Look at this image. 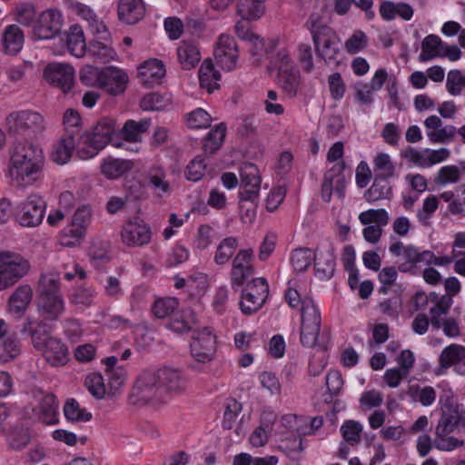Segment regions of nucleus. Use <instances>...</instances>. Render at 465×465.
I'll return each mask as SVG.
<instances>
[{
  "label": "nucleus",
  "mask_w": 465,
  "mask_h": 465,
  "mask_svg": "<svg viewBox=\"0 0 465 465\" xmlns=\"http://www.w3.org/2000/svg\"><path fill=\"white\" fill-rule=\"evenodd\" d=\"M392 194V188L389 181L383 176H377L372 185L365 192L364 198L369 203L377 202L382 199H390Z\"/></svg>",
  "instance_id": "72a5a7b5"
},
{
  "label": "nucleus",
  "mask_w": 465,
  "mask_h": 465,
  "mask_svg": "<svg viewBox=\"0 0 465 465\" xmlns=\"http://www.w3.org/2000/svg\"><path fill=\"white\" fill-rule=\"evenodd\" d=\"M58 401L54 394L45 395L36 409L37 417L43 423L50 425L58 422Z\"/></svg>",
  "instance_id": "c756f323"
},
{
  "label": "nucleus",
  "mask_w": 465,
  "mask_h": 465,
  "mask_svg": "<svg viewBox=\"0 0 465 465\" xmlns=\"http://www.w3.org/2000/svg\"><path fill=\"white\" fill-rule=\"evenodd\" d=\"M138 70L141 83L147 87L158 84L166 72L163 64L158 59L145 61Z\"/></svg>",
  "instance_id": "b1692460"
},
{
  "label": "nucleus",
  "mask_w": 465,
  "mask_h": 465,
  "mask_svg": "<svg viewBox=\"0 0 465 465\" xmlns=\"http://www.w3.org/2000/svg\"><path fill=\"white\" fill-rule=\"evenodd\" d=\"M315 270L322 278H331L335 271V257L331 251L322 252L314 262Z\"/></svg>",
  "instance_id": "8fccbe9b"
},
{
  "label": "nucleus",
  "mask_w": 465,
  "mask_h": 465,
  "mask_svg": "<svg viewBox=\"0 0 465 465\" xmlns=\"http://www.w3.org/2000/svg\"><path fill=\"white\" fill-rule=\"evenodd\" d=\"M45 157L34 139H15L9 147L8 175L19 187H27L43 178Z\"/></svg>",
  "instance_id": "f257e3e1"
},
{
  "label": "nucleus",
  "mask_w": 465,
  "mask_h": 465,
  "mask_svg": "<svg viewBox=\"0 0 465 465\" xmlns=\"http://www.w3.org/2000/svg\"><path fill=\"white\" fill-rule=\"evenodd\" d=\"M264 0H238L236 7L237 14L243 20H256L264 12Z\"/></svg>",
  "instance_id": "ea45409f"
},
{
  "label": "nucleus",
  "mask_w": 465,
  "mask_h": 465,
  "mask_svg": "<svg viewBox=\"0 0 465 465\" xmlns=\"http://www.w3.org/2000/svg\"><path fill=\"white\" fill-rule=\"evenodd\" d=\"M269 294V286L264 278H255L247 283L242 291L240 308L245 315L257 312L265 302Z\"/></svg>",
  "instance_id": "423d86ee"
},
{
  "label": "nucleus",
  "mask_w": 465,
  "mask_h": 465,
  "mask_svg": "<svg viewBox=\"0 0 465 465\" xmlns=\"http://www.w3.org/2000/svg\"><path fill=\"white\" fill-rule=\"evenodd\" d=\"M178 307V300L176 298H162L154 302L153 312L155 317L163 319L174 313Z\"/></svg>",
  "instance_id": "4d7b16f0"
},
{
  "label": "nucleus",
  "mask_w": 465,
  "mask_h": 465,
  "mask_svg": "<svg viewBox=\"0 0 465 465\" xmlns=\"http://www.w3.org/2000/svg\"><path fill=\"white\" fill-rule=\"evenodd\" d=\"M84 384L89 392L96 399H104L108 396V387L104 384V380L100 373H91L85 378Z\"/></svg>",
  "instance_id": "864d4df0"
},
{
  "label": "nucleus",
  "mask_w": 465,
  "mask_h": 465,
  "mask_svg": "<svg viewBox=\"0 0 465 465\" xmlns=\"http://www.w3.org/2000/svg\"><path fill=\"white\" fill-rule=\"evenodd\" d=\"M45 207L41 196L31 194L19 204L16 220L24 227L38 226L44 219Z\"/></svg>",
  "instance_id": "0eeeda50"
},
{
  "label": "nucleus",
  "mask_w": 465,
  "mask_h": 465,
  "mask_svg": "<svg viewBox=\"0 0 465 465\" xmlns=\"http://www.w3.org/2000/svg\"><path fill=\"white\" fill-rule=\"evenodd\" d=\"M24 40V32L18 25H8L2 34L3 52L8 55L18 54L23 48Z\"/></svg>",
  "instance_id": "bb28decb"
},
{
  "label": "nucleus",
  "mask_w": 465,
  "mask_h": 465,
  "mask_svg": "<svg viewBox=\"0 0 465 465\" xmlns=\"http://www.w3.org/2000/svg\"><path fill=\"white\" fill-rule=\"evenodd\" d=\"M21 353V342L16 332H12L5 337L0 343V361H10Z\"/></svg>",
  "instance_id": "79ce46f5"
},
{
  "label": "nucleus",
  "mask_w": 465,
  "mask_h": 465,
  "mask_svg": "<svg viewBox=\"0 0 465 465\" xmlns=\"http://www.w3.org/2000/svg\"><path fill=\"white\" fill-rule=\"evenodd\" d=\"M48 321H36L27 317L20 330L23 335H28L31 338L32 345L35 350L41 349L45 341L52 338V327L47 323Z\"/></svg>",
  "instance_id": "412c9836"
},
{
  "label": "nucleus",
  "mask_w": 465,
  "mask_h": 465,
  "mask_svg": "<svg viewBox=\"0 0 465 465\" xmlns=\"http://www.w3.org/2000/svg\"><path fill=\"white\" fill-rule=\"evenodd\" d=\"M65 5L67 10L72 14L86 21L93 30V33L97 35L99 39L104 41L109 40L110 33L90 5L74 0H66Z\"/></svg>",
  "instance_id": "ddd939ff"
},
{
  "label": "nucleus",
  "mask_w": 465,
  "mask_h": 465,
  "mask_svg": "<svg viewBox=\"0 0 465 465\" xmlns=\"http://www.w3.org/2000/svg\"><path fill=\"white\" fill-rule=\"evenodd\" d=\"M460 170L455 165H446L441 167L434 178V183L438 185H445L449 183H457L460 180Z\"/></svg>",
  "instance_id": "e2e57ef3"
},
{
  "label": "nucleus",
  "mask_w": 465,
  "mask_h": 465,
  "mask_svg": "<svg viewBox=\"0 0 465 465\" xmlns=\"http://www.w3.org/2000/svg\"><path fill=\"white\" fill-rule=\"evenodd\" d=\"M86 52L94 62L102 64L109 63L116 56L115 51L107 43L99 40L91 41Z\"/></svg>",
  "instance_id": "58836bf2"
},
{
  "label": "nucleus",
  "mask_w": 465,
  "mask_h": 465,
  "mask_svg": "<svg viewBox=\"0 0 465 465\" xmlns=\"http://www.w3.org/2000/svg\"><path fill=\"white\" fill-rule=\"evenodd\" d=\"M129 78L122 69L108 66L102 69V79L100 88L111 95L122 94L127 86Z\"/></svg>",
  "instance_id": "aec40b11"
},
{
  "label": "nucleus",
  "mask_w": 465,
  "mask_h": 465,
  "mask_svg": "<svg viewBox=\"0 0 465 465\" xmlns=\"http://www.w3.org/2000/svg\"><path fill=\"white\" fill-rule=\"evenodd\" d=\"M214 57L217 64L224 70L231 71L236 65L238 51L233 37L222 35L216 44Z\"/></svg>",
  "instance_id": "6ab92c4d"
},
{
  "label": "nucleus",
  "mask_w": 465,
  "mask_h": 465,
  "mask_svg": "<svg viewBox=\"0 0 465 465\" xmlns=\"http://www.w3.org/2000/svg\"><path fill=\"white\" fill-rule=\"evenodd\" d=\"M212 118L203 109L198 108L187 115V126L191 129L207 128L211 125Z\"/></svg>",
  "instance_id": "13d9d810"
},
{
  "label": "nucleus",
  "mask_w": 465,
  "mask_h": 465,
  "mask_svg": "<svg viewBox=\"0 0 465 465\" xmlns=\"http://www.w3.org/2000/svg\"><path fill=\"white\" fill-rule=\"evenodd\" d=\"M197 323L196 315L193 309L186 308L174 312L170 319L168 326L175 332L189 331Z\"/></svg>",
  "instance_id": "473e14b6"
},
{
  "label": "nucleus",
  "mask_w": 465,
  "mask_h": 465,
  "mask_svg": "<svg viewBox=\"0 0 465 465\" xmlns=\"http://www.w3.org/2000/svg\"><path fill=\"white\" fill-rule=\"evenodd\" d=\"M36 309L43 320L54 322L64 314L65 303L63 296L37 298Z\"/></svg>",
  "instance_id": "4be33fe9"
},
{
  "label": "nucleus",
  "mask_w": 465,
  "mask_h": 465,
  "mask_svg": "<svg viewBox=\"0 0 465 465\" xmlns=\"http://www.w3.org/2000/svg\"><path fill=\"white\" fill-rule=\"evenodd\" d=\"M368 38L362 31H356L346 42L345 49L349 54H354L364 49Z\"/></svg>",
  "instance_id": "774afa93"
},
{
  "label": "nucleus",
  "mask_w": 465,
  "mask_h": 465,
  "mask_svg": "<svg viewBox=\"0 0 465 465\" xmlns=\"http://www.w3.org/2000/svg\"><path fill=\"white\" fill-rule=\"evenodd\" d=\"M302 324L321 327V312L312 299L302 302Z\"/></svg>",
  "instance_id": "09e8293b"
},
{
  "label": "nucleus",
  "mask_w": 465,
  "mask_h": 465,
  "mask_svg": "<svg viewBox=\"0 0 465 465\" xmlns=\"http://www.w3.org/2000/svg\"><path fill=\"white\" fill-rule=\"evenodd\" d=\"M390 252L394 256H401L403 262L398 266V269L401 272H415L417 264L426 263L429 258L431 257L430 251L420 252L413 245L404 246L401 242L397 241L390 246Z\"/></svg>",
  "instance_id": "1a4fd4ad"
},
{
  "label": "nucleus",
  "mask_w": 465,
  "mask_h": 465,
  "mask_svg": "<svg viewBox=\"0 0 465 465\" xmlns=\"http://www.w3.org/2000/svg\"><path fill=\"white\" fill-rule=\"evenodd\" d=\"M442 413L436 427L435 435L450 434L460 428H465V411H460L448 397L442 403Z\"/></svg>",
  "instance_id": "9b49d317"
},
{
  "label": "nucleus",
  "mask_w": 465,
  "mask_h": 465,
  "mask_svg": "<svg viewBox=\"0 0 465 465\" xmlns=\"http://www.w3.org/2000/svg\"><path fill=\"white\" fill-rule=\"evenodd\" d=\"M51 365H64L68 360L66 345L55 337L49 338L44 346L38 350Z\"/></svg>",
  "instance_id": "5701e85b"
},
{
  "label": "nucleus",
  "mask_w": 465,
  "mask_h": 465,
  "mask_svg": "<svg viewBox=\"0 0 465 465\" xmlns=\"http://www.w3.org/2000/svg\"><path fill=\"white\" fill-rule=\"evenodd\" d=\"M238 239L236 237H226L218 244L213 260L218 265L226 264L233 256L238 248Z\"/></svg>",
  "instance_id": "37998d69"
},
{
  "label": "nucleus",
  "mask_w": 465,
  "mask_h": 465,
  "mask_svg": "<svg viewBox=\"0 0 465 465\" xmlns=\"http://www.w3.org/2000/svg\"><path fill=\"white\" fill-rule=\"evenodd\" d=\"M86 134L93 140H95L98 147H104L108 143L117 148L124 145L123 142L119 141V133L116 132L115 121L109 117L102 118L94 127L93 132Z\"/></svg>",
  "instance_id": "a211bd4d"
},
{
  "label": "nucleus",
  "mask_w": 465,
  "mask_h": 465,
  "mask_svg": "<svg viewBox=\"0 0 465 465\" xmlns=\"http://www.w3.org/2000/svg\"><path fill=\"white\" fill-rule=\"evenodd\" d=\"M62 40L65 43L68 51L76 57H83L86 53V43L82 27L73 25L64 33Z\"/></svg>",
  "instance_id": "a878e982"
},
{
  "label": "nucleus",
  "mask_w": 465,
  "mask_h": 465,
  "mask_svg": "<svg viewBox=\"0 0 465 465\" xmlns=\"http://www.w3.org/2000/svg\"><path fill=\"white\" fill-rule=\"evenodd\" d=\"M75 149V138L73 134H65L54 145L51 158L57 164H64L70 160Z\"/></svg>",
  "instance_id": "7c9ffc66"
},
{
  "label": "nucleus",
  "mask_w": 465,
  "mask_h": 465,
  "mask_svg": "<svg viewBox=\"0 0 465 465\" xmlns=\"http://www.w3.org/2000/svg\"><path fill=\"white\" fill-rule=\"evenodd\" d=\"M106 376L108 397L113 398L119 393L120 390L124 385L126 381V371L123 368L117 367L116 369L108 371Z\"/></svg>",
  "instance_id": "3c124183"
},
{
  "label": "nucleus",
  "mask_w": 465,
  "mask_h": 465,
  "mask_svg": "<svg viewBox=\"0 0 465 465\" xmlns=\"http://www.w3.org/2000/svg\"><path fill=\"white\" fill-rule=\"evenodd\" d=\"M434 445L440 450L451 451L457 448L462 447L464 440L450 436V434H444V436L435 435Z\"/></svg>",
  "instance_id": "338daca9"
},
{
  "label": "nucleus",
  "mask_w": 465,
  "mask_h": 465,
  "mask_svg": "<svg viewBox=\"0 0 465 465\" xmlns=\"http://www.w3.org/2000/svg\"><path fill=\"white\" fill-rule=\"evenodd\" d=\"M33 297V290L29 285H20L11 295L8 301L10 311L15 313H23Z\"/></svg>",
  "instance_id": "f704fd0d"
},
{
  "label": "nucleus",
  "mask_w": 465,
  "mask_h": 465,
  "mask_svg": "<svg viewBox=\"0 0 465 465\" xmlns=\"http://www.w3.org/2000/svg\"><path fill=\"white\" fill-rule=\"evenodd\" d=\"M177 57L183 69L191 70L200 62L201 53L193 42L183 40L177 48Z\"/></svg>",
  "instance_id": "c85d7f7f"
},
{
  "label": "nucleus",
  "mask_w": 465,
  "mask_h": 465,
  "mask_svg": "<svg viewBox=\"0 0 465 465\" xmlns=\"http://www.w3.org/2000/svg\"><path fill=\"white\" fill-rule=\"evenodd\" d=\"M444 44L436 35H427L421 43V53L419 55V60L420 62H427L435 57H440Z\"/></svg>",
  "instance_id": "4c0bfd02"
},
{
  "label": "nucleus",
  "mask_w": 465,
  "mask_h": 465,
  "mask_svg": "<svg viewBox=\"0 0 465 465\" xmlns=\"http://www.w3.org/2000/svg\"><path fill=\"white\" fill-rule=\"evenodd\" d=\"M192 357L198 362H210L216 351V337L210 328H203L193 334L190 343Z\"/></svg>",
  "instance_id": "6e6552de"
},
{
  "label": "nucleus",
  "mask_w": 465,
  "mask_h": 465,
  "mask_svg": "<svg viewBox=\"0 0 465 465\" xmlns=\"http://www.w3.org/2000/svg\"><path fill=\"white\" fill-rule=\"evenodd\" d=\"M241 189L239 197L241 201L253 202L258 198L261 187L259 171L254 164L245 163L241 167Z\"/></svg>",
  "instance_id": "f3484780"
},
{
  "label": "nucleus",
  "mask_w": 465,
  "mask_h": 465,
  "mask_svg": "<svg viewBox=\"0 0 465 465\" xmlns=\"http://www.w3.org/2000/svg\"><path fill=\"white\" fill-rule=\"evenodd\" d=\"M152 231L150 226L139 217L127 221L121 231V240L130 247H140L150 242Z\"/></svg>",
  "instance_id": "f8f14e48"
},
{
  "label": "nucleus",
  "mask_w": 465,
  "mask_h": 465,
  "mask_svg": "<svg viewBox=\"0 0 465 465\" xmlns=\"http://www.w3.org/2000/svg\"><path fill=\"white\" fill-rule=\"evenodd\" d=\"M220 76V74L214 70L213 62L208 59L204 60L199 69L201 87L206 89L208 93H212L219 87Z\"/></svg>",
  "instance_id": "c9c22d12"
},
{
  "label": "nucleus",
  "mask_w": 465,
  "mask_h": 465,
  "mask_svg": "<svg viewBox=\"0 0 465 465\" xmlns=\"http://www.w3.org/2000/svg\"><path fill=\"white\" fill-rule=\"evenodd\" d=\"M465 361V347L459 344H450L443 349L440 355L439 363L443 369Z\"/></svg>",
  "instance_id": "a19ab883"
},
{
  "label": "nucleus",
  "mask_w": 465,
  "mask_h": 465,
  "mask_svg": "<svg viewBox=\"0 0 465 465\" xmlns=\"http://www.w3.org/2000/svg\"><path fill=\"white\" fill-rule=\"evenodd\" d=\"M315 260V254L309 248L295 249L291 256V264L297 272H305Z\"/></svg>",
  "instance_id": "49530a36"
},
{
  "label": "nucleus",
  "mask_w": 465,
  "mask_h": 465,
  "mask_svg": "<svg viewBox=\"0 0 465 465\" xmlns=\"http://www.w3.org/2000/svg\"><path fill=\"white\" fill-rule=\"evenodd\" d=\"M63 25V15L55 8L43 11L34 25V35L37 39L47 40L60 33Z\"/></svg>",
  "instance_id": "9d476101"
},
{
  "label": "nucleus",
  "mask_w": 465,
  "mask_h": 465,
  "mask_svg": "<svg viewBox=\"0 0 465 465\" xmlns=\"http://www.w3.org/2000/svg\"><path fill=\"white\" fill-rule=\"evenodd\" d=\"M62 296L60 279L53 273L42 274L37 285V298Z\"/></svg>",
  "instance_id": "e433bc0d"
},
{
  "label": "nucleus",
  "mask_w": 465,
  "mask_h": 465,
  "mask_svg": "<svg viewBox=\"0 0 465 465\" xmlns=\"http://www.w3.org/2000/svg\"><path fill=\"white\" fill-rule=\"evenodd\" d=\"M161 392L182 394L186 391L188 380L178 369L163 367L155 371Z\"/></svg>",
  "instance_id": "dca6fc26"
},
{
  "label": "nucleus",
  "mask_w": 465,
  "mask_h": 465,
  "mask_svg": "<svg viewBox=\"0 0 465 465\" xmlns=\"http://www.w3.org/2000/svg\"><path fill=\"white\" fill-rule=\"evenodd\" d=\"M151 125V121L143 119L141 121L127 120L119 132V138L129 143H141L142 134L146 133Z\"/></svg>",
  "instance_id": "2f4dec72"
},
{
  "label": "nucleus",
  "mask_w": 465,
  "mask_h": 465,
  "mask_svg": "<svg viewBox=\"0 0 465 465\" xmlns=\"http://www.w3.org/2000/svg\"><path fill=\"white\" fill-rule=\"evenodd\" d=\"M82 144L76 151L77 156L80 159L87 160L95 156L100 150L104 147H98L95 140H93L86 134L80 136Z\"/></svg>",
  "instance_id": "052dcab7"
},
{
  "label": "nucleus",
  "mask_w": 465,
  "mask_h": 465,
  "mask_svg": "<svg viewBox=\"0 0 465 465\" xmlns=\"http://www.w3.org/2000/svg\"><path fill=\"white\" fill-rule=\"evenodd\" d=\"M361 430V425L354 420L345 421L341 428L343 439L351 444L360 442Z\"/></svg>",
  "instance_id": "0e129e2a"
},
{
  "label": "nucleus",
  "mask_w": 465,
  "mask_h": 465,
  "mask_svg": "<svg viewBox=\"0 0 465 465\" xmlns=\"http://www.w3.org/2000/svg\"><path fill=\"white\" fill-rule=\"evenodd\" d=\"M135 163L129 159H120L114 157L105 158L101 164V173L107 179H117L124 173L134 168Z\"/></svg>",
  "instance_id": "cd10ccee"
},
{
  "label": "nucleus",
  "mask_w": 465,
  "mask_h": 465,
  "mask_svg": "<svg viewBox=\"0 0 465 465\" xmlns=\"http://www.w3.org/2000/svg\"><path fill=\"white\" fill-rule=\"evenodd\" d=\"M162 397L155 371H146L136 379L128 396V402L133 406H143L158 402Z\"/></svg>",
  "instance_id": "39448f33"
},
{
  "label": "nucleus",
  "mask_w": 465,
  "mask_h": 465,
  "mask_svg": "<svg viewBox=\"0 0 465 465\" xmlns=\"http://www.w3.org/2000/svg\"><path fill=\"white\" fill-rule=\"evenodd\" d=\"M169 104V99L164 95L158 93H150L142 98L140 105L145 111H159L167 107Z\"/></svg>",
  "instance_id": "6e6d98bb"
},
{
  "label": "nucleus",
  "mask_w": 465,
  "mask_h": 465,
  "mask_svg": "<svg viewBox=\"0 0 465 465\" xmlns=\"http://www.w3.org/2000/svg\"><path fill=\"white\" fill-rule=\"evenodd\" d=\"M359 219L362 224H370L371 223H377V225L384 226L389 222V215L385 209H370L362 212L359 215Z\"/></svg>",
  "instance_id": "bf43d9fd"
},
{
  "label": "nucleus",
  "mask_w": 465,
  "mask_h": 465,
  "mask_svg": "<svg viewBox=\"0 0 465 465\" xmlns=\"http://www.w3.org/2000/svg\"><path fill=\"white\" fill-rule=\"evenodd\" d=\"M252 249L240 250L232 259L231 270V283L233 289L241 287L246 280L253 274L252 261Z\"/></svg>",
  "instance_id": "2eb2a0df"
},
{
  "label": "nucleus",
  "mask_w": 465,
  "mask_h": 465,
  "mask_svg": "<svg viewBox=\"0 0 465 465\" xmlns=\"http://www.w3.org/2000/svg\"><path fill=\"white\" fill-rule=\"evenodd\" d=\"M6 128L10 137L15 139L34 137L45 129L44 117L32 111L13 112L6 117Z\"/></svg>",
  "instance_id": "f03ea898"
},
{
  "label": "nucleus",
  "mask_w": 465,
  "mask_h": 465,
  "mask_svg": "<svg viewBox=\"0 0 465 465\" xmlns=\"http://www.w3.org/2000/svg\"><path fill=\"white\" fill-rule=\"evenodd\" d=\"M279 82L288 94L294 96L299 87V72L294 68L279 66Z\"/></svg>",
  "instance_id": "c03bdc74"
},
{
  "label": "nucleus",
  "mask_w": 465,
  "mask_h": 465,
  "mask_svg": "<svg viewBox=\"0 0 465 465\" xmlns=\"http://www.w3.org/2000/svg\"><path fill=\"white\" fill-rule=\"evenodd\" d=\"M446 88L451 95L461 94L462 88H465V75L460 70H451L448 73Z\"/></svg>",
  "instance_id": "680f3d73"
},
{
  "label": "nucleus",
  "mask_w": 465,
  "mask_h": 465,
  "mask_svg": "<svg viewBox=\"0 0 465 465\" xmlns=\"http://www.w3.org/2000/svg\"><path fill=\"white\" fill-rule=\"evenodd\" d=\"M31 265L22 254L10 252H0V291L14 286L28 274Z\"/></svg>",
  "instance_id": "20e7f679"
},
{
  "label": "nucleus",
  "mask_w": 465,
  "mask_h": 465,
  "mask_svg": "<svg viewBox=\"0 0 465 465\" xmlns=\"http://www.w3.org/2000/svg\"><path fill=\"white\" fill-rule=\"evenodd\" d=\"M64 413L65 418L72 421H88L92 418V414L85 409H81L74 399L66 401L64 406Z\"/></svg>",
  "instance_id": "5fc2aeb1"
},
{
  "label": "nucleus",
  "mask_w": 465,
  "mask_h": 465,
  "mask_svg": "<svg viewBox=\"0 0 465 465\" xmlns=\"http://www.w3.org/2000/svg\"><path fill=\"white\" fill-rule=\"evenodd\" d=\"M45 79L63 93H68L74 84V69L68 64L53 63L44 70Z\"/></svg>",
  "instance_id": "4468645a"
},
{
  "label": "nucleus",
  "mask_w": 465,
  "mask_h": 465,
  "mask_svg": "<svg viewBox=\"0 0 465 465\" xmlns=\"http://www.w3.org/2000/svg\"><path fill=\"white\" fill-rule=\"evenodd\" d=\"M102 69L92 65H86L80 71V80L87 86H100Z\"/></svg>",
  "instance_id": "69168bd1"
},
{
  "label": "nucleus",
  "mask_w": 465,
  "mask_h": 465,
  "mask_svg": "<svg viewBox=\"0 0 465 465\" xmlns=\"http://www.w3.org/2000/svg\"><path fill=\"white\" fill-rule=\"evenodd\" d=\"M315 52L326 64L341 63L340 40L336 33L328 25L312 24L311 28Z\"/></svg>",
  "instance_id": "7ed1b4c3"
},
{
  "label": "nucleus",
  "mask_w": 465,
  "mask_h": 465,
  "mask_svg": "<svg viewBox=\"0 0 465 465\" xmlns=\"http://www.w3.org/2000/svg\"><path fill=\"white\" fill-rule=\"evenodd\" d=\"M452 302V298L442 295L439 300L436 301L434 306L430 309V323L433 328H441V322L443 321L441 316H445L449 313Z\"/></svg>",
  "instance_id": "a18cd8bd"
},
{
  "label": "nucleus",
  "mask_w": 465,
  "mask_h": 465,
  "mask_svg": "<svg viewBox=\"0 0 465 465\" xmlns=\"http://www.w3.org/2000/svg\"><path fill=\"white\" fill-rule=\"evenodd\" d=\"M226 134V126L221 123L212 130L206 136L203 150L206 153H214L222 145L224 141Z\"/></svg>",
  "instance_id": "de8ad7c7"
},
{
  "label": "nucleus",
  "mask_w": 465,
  "mask_h": 465,
  "mask_svg": "<svg viewBox=\"0 0 465 465\" xmlns=\"http://www.w3.org/2000/svg\"><path fill=\"white\" fill-rule=\"evenodd\" d=\"M145 14L143 0H119L117 15L119 20L128 25L139 22Z\"/></svg>",
  "instance_id": "393cba45"
},
{
  "label": "nucleus",
  "mask_w": 465,
  "mask_h": 465,
  "mask_svg": "<svg viewBox=\"0 0 465 465\" xmlns=\"http://www.w3.org/2000/svg\"><path fill=\"white\" fill-rule=\"evenodd\" d=\"M85 235V231L81 226L72 223L65 227L60 236L61 244L66 247H74L80 244Z\"/></svg>",
  "instance_id": "603ef678"
}]
</instances>
